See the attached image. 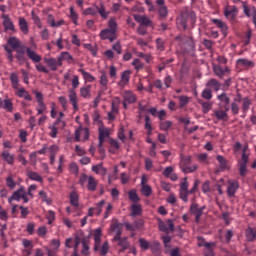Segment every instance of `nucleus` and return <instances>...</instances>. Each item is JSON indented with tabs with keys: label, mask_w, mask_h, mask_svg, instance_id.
<instances>
[{
	"label": "nucleus",
	"mask_w": 256,
	"mask_h": 256,
	"mask_svg": "<svg viewBox=\"0 0 256 256\" xmlns=\"http://www.w3.org/2000/svg\"><path fill=\"white\" fill-rule=\"evenodd\" d=\"M36 49L37 44H35V42H32V47L24 46V48L16 50L15 59L17 60L18 65H24V63H27V57L32 63H41V60L43 58L41 57V55L35 52ZM25 51L27 56H25Z\"/></svg>",
	"instance_id": "1"
},
{
	"label": "nucleus",
	"mask_w": 256,
	"mask_h": 256,
	"mask_svg": "<svg viewBox=\"0 0 256 256\" xmlns=\"http://www.w3.org/2000/svg\"><path fill=\"white\" fill-rule=\"evenodd\" d=\"M79 85H81V83L79 82V76L73 75L71 80L72 88L68 90V99L74 111H79V97L77 96L76 91V89H79Z\"/></svg>",
	"instance_id": "2"
},
{
	"label": "nucleus",
	"mask_w": 256,
	"mask_h": 256,
	"mask_svg": "<svg viewBox=\"0 0 256 256\" xmlns=\"http://www.w3.org/2000/svg\"><path fill=\"white\" fill-rule=\"evenodd\" d=\"M201 182L199 180H195L193 187L189 190V182L187 181V177L183 179V182L180 183L179 195L180 199L187 203L189 201V195H193V193H197V189H199V184Z\"/></svg>",
	"instance_id": "3"
},
{
	"label": "nucleus",
	"mask_w": 256,
	"mask_h": 256,
	"mask_svg": "<svg viewBox=\"0 0 256 256\" xmlns=\"http://www.w3.org/2000/svg\"><path fill=\"white\" fill-rule=\"evenodd\" d=\"M101 237H103V232L101 228H98L94 232V251H100V255L105 256L109 253V242L105 241L101 246Z\"/></svg>",
	"instance_id": "4"
},
{
	"label": "nucleus",
	"mask_w": 256,
	"mask_h": 256,
	"mask_svg": "<svg viewBox=\"0 0 256 256\" xmlns=\"http://www.w3.org/2000/svg\"><path fill=\"white\" fill-rule=\"evenodd\" d=\"M251 156V151L249 150V145H245L242 149L241 159L238 161L239 173L241 177L247 175V163H249V157Z\"/></svg>",
	"instance_id": "5"
},
{
	"label": "nucleus",
	"mask_w": 256,
	"mask_h": 256,
	"mask_svg": "<svg viewBox=\"0 0 256 256\" xmlns=\"http://www.w3.org/2000/svg\"><path fill=\"white\" fill-rule=\"evenodd\" d=\"M179 21L183 29H187V25H195L197 21V15L193 11H184L181 13Z\"/></svg>",
	"instance_id": "6"
},
{
	"label": "nucleus",
	"mask_w": 256,
	"mask_h": 256,
	"mask_svg": "<svg viewBox=\"0 0 256 256\" xmlns=\"http://www.w3.org/2000/svg\"><path fill=\"white\" fill-rule=\"evenodd\" d=\"M23 201V203H29V197H27V191L25 186H20V188L8 198V203H13V201Z\"/></svg>",
	"instance_id": "7"
},
{
	"label": "nucleus",
	"mask_w": 256,
	"mask_h": 256,
	"mask_svg": "<svg viewBox=\"0 0 256 256\" xmlns=\"http://www.w3.org/2000/svg\"><path fill=\"white\" fill-rule=\"evenodd\" d=\"M191 165V156H181L179 167L184 173H195V170L198 169L197 164Z\"/></svg>",
	"instance_id": "8"
},
{
	"label": "nucleus",
	"mask_w": 256,
	"mask_h": 256,
	"mask_svg": "<svg viewBox=\"0 0 256 256\" xmlns=\"http://www.w3.org/2000/svg\"><path fill=\"white\" fill-rule=\"evenodd\" d=\"M212 69L218 79H223V77H229L231 75V68H229V66L223 67L221 64H214Z\"/></svg>",
	"instance_id": "9"
},
{
	"label": "nucleus",
	"mask_w": 256,
	"mask_h": 256,
	"mask_svg": "<svg viewBox=\"0 0 256 256\" xmlns=\"http://www.w3.org/2000/svg\"><path fill=\"white\" fill-rule=\"evenodd\" d=\"M207 209L206 206L199 207V204L193 202L190 206V214L194 215L195 217V223H200L201 217H203V212Z\"/></svg>",
	"instance_id": "10"
},
{
	"label": "nucleus",
	"mask_w": 256,
	"mask_h": 256,
	"mask_svg": "<svg viewBox=\"0 0 256 256\" xmlns=\"http://www.w3.org/2000/svg\"><path fill=\"white\" fill-rule=\"evenodd\" d=\"M167 225H165V222L158 218V228L159 231H162L163 233H173L175 231V224L173 223V220L169 219L166 221Z\"/></svg>",
	"instance_id": "11"
},
{
	"label": "nucleus",
	"mask_w": 256,
	"mask_h": 256,
	"mask_svg": "<svg viewBox=\"0 0 256 256\" xmlns=\"http://www.w3.org/2000/svg\"><path fill=\"white\" fill-rule=\"evenodd\" d=\"M237 13H239V10L236 6L227 5L224 9V17L229 19L230 23H235V19H237Z\"/></svg>",
	"instance_id": "12"
},
{
	"label": "nucleus",
	"mask_w": 256,
	"mask_h": 256,
	"mask_svg": "<svg viewBox=\"0 0 256 256\" xmlns=\"http://www.w3.org/2000/svg\"><path fill=\"white\" fill-rule=\"evenodd\" d=\"M98 133H99V143H98V147L99 149H101V147H103V143H105V139H109V135L111 134L110 133V130L109 128L103 126V124H101L98 128Z\"/></svg>",
	"instance_id": "13"
},
{
	"label": "nucleus",
	"mask_w": 256,
	"mask_h": 256,
	"mask_svg": "<svg viewBox=\"0 0 256 256\" xmlns=\"http://www.w3.org/2000/svg\"><path fill=\"white\" fill-rule=\"evenodd\" d=\"M36 101L38 103V108L36 109L38 115H43L45 111H47V105H45V101L43 100V94L39 91H34Z\"/></svg>",
	"instance_id": "14"
},
{
	"label": "nucleus",
	"mask_w": 256,
	"mask_h": 256,
	"mask_svg": "<svg viewBox=\"0 0 256 256\" xmlns=\"http://www.w3.org/2000/svg\"><path fill=\"white\" fill-rule=\"evenodd\" d=\"M44 63L50 68V71H57L59 67H63V63L59 57L44 58Z\"/></svg>",
	"instance_id": "15"
},
{
	"label": "nucleus",
	"mask_w": 256,
	"mask_h": 256,
	"mask_svg": "<svg viewBox=\"0 0 256 256\" xmlns=\"http://www.w3.org/2000/svg\"><path fill=\"white\" fill-rule=\"evenodd\" d=\"M156 5L158 6V15L160 19H167L169 16V9L165 5V0H156Z\"/></svg>",
	"instance_id": "16"
},
{
	"label": "nucleus",
	"mask_w": 256,
	"mask_h": 256,
	"mask_svg": "<svg viewBox=\"0 0 256 256\" xmlns=\"http://www.w3.org/2000/svg\"><path fill=\"white\" fill-rule=\"evenodd\" d=\"M100 38L102 39V41H105L108 39L110 43H113V41L117 39V32H114L113 30H110L108 28L104 29L100 32Z\"/></svg>",
	"instance_id": "17"
},
{
	"label": "nucleus",
	"mask_w": 256,
	"mask_h": 256,
	"mask_svg": "<svg viewBox=\"0 0 256 256\" xmlns=\"http://www.w3.org/2000/svg\"><path fill=\"white\" fill-rule=\"evenodd\" d=\"M237 189H239V181L237 180H228L227 186V196L228 197H235V193H237Z\"/></svg>",
	"instance_id": "18"
},
{
	"label": "nucleus",
	"mask_w": 256,
	"mask_h": 256,
	"mask_svg": "<svg viewBox=\"0 0 256 256\" xmlns=\"http://www.w3.org/2000/svg\"><path fill=\"white\" fill-rule=\"evenodd\" d=\"M122 99L125 101V103H130V105H133V103H137V95L133 93V91L125 90L122 94Z\"/></svg>",
	"instance_id": "19"
},
{
	"label": "nucleus",
	"mask_w": 256,
	"mask_h": 256,
	"mask_svg": "<svg viewBox=\"0 0 256 256\" xmlns=\"http://www.w3.org/2000/svg\"><path fill=\"white\" fill-rule=\"evenodd\" d=\"M211 23H213V25H215L217 29H220L224 37H227V31L229 29L227 27V23L223 22V20L221 19H216V18L211 19Z\"/></svg>",
	"instance_id": "20"
},
{
	"label": "nucleus",
	"mask_w": 256,
	"mask_h": 256,
	"mask_svg": "<svg viewBox=\"0 0 256 256\" xmlns=\"http://www.w3.org/2000/svg\"><path fill=\"white\" fill-rule=\"evenodd\" d=\"M8 45H10L13 51H18L19 49H25V45L17 37H10L8 39Z\"/></svg>",
	"instance_id": "21"
},
{
	"label": "nucleus",
	"mask_w": 256,
	"mask_h": 256,
	"mask_svg": "<svg viewBox=\"0 0 256 256\" xmlns=\"http://www.w3.org/2000/svg\"><path fill=\"white\" fill-rule=\"evenodd\" d=\"M135 21H137V23H140L141 26L144 27H151V25H153V22L151 21V19H149V17H147L146 15H137L134 14L133 15Z\"/></svg>",
	"instance_id": "22"
},
{
	"label": "nucleus",
	"mask_w": 256,
	"mask_h": 256,
	"mask_svg": "<svg viewBox=\"0 0 256 256\" xmlns=\"http://www.w3.org/2000/svg\"><path fill=\"white\" fill-rule=\"evenodd\" d=\"M237 67H241L242 69H251L255 67V62L247 59V58H239L236 61Z\"/></svg>",
	"instance_id": "23"
},
{
	"label": "nucleus",
	"mask_w": 256,
	"mask_h": 256,
	"mask_svg": "<svg viewBox=\"0 0 256 256\" xmlns=\"http://www.w3.org/2000/svg\"><path fill=\"white\" fill-rule=\"evenodd\" d=\"M244 15L246 17H252V19H256V8L255 6H248L247 2L242 3Z\"/></svg>",
	"instance_id": "24"
},
{
	"label": "nucleus",
	"mask_w": 256,
	"mask_h": 256,
	"mask_svg": "<svg viewBox=\"0 0 256 256\" xmlns=\"http://www.w3.org/2000/svg\"><path fill=\"white\" fill-rule=\"evenodd\" d=\"M3 19V27L5 31H15V24H13V21L7 14L2 15Z\"/></svg>",
	"instance_id": "25"
},
{
	"label": "nucleus",
	"mask_w": 256,
	"mask_h": 256,
	"mask_svg": "<svg viewBox=\"0 0 256 256\" xmlns=\"http://www.w3.org/2000/svg\"><path fill=\"white\" fill-rule=\"evenodd\" d=\"M79 95L82 99H91V84H86L80 87Z\"/></svg>",
	"instance_id": "26"
},
{
	"label": "nucleus",
	"mask_w": 256,
	"mask_h": 256,
	"mask_svg": "<svg viewBox=\"0 0 256 256\" xmlns=\"http://www.w3.org/2000/svg\"><path fill=\"white\" fill-rule=\"evenodd\" d=\"M218 101H220V103L223 106L224 111H229V103H231V98H229V96H227V93L223 92L222 94L217 96Z\"/></svg>",
	"instance_id": "27"
},
{
	"label": "nucleus",
	"mask_w": 256,
	"mask_h": 256,
	"mask_svg": "<svg viewBox=\"0 0 256 256\" xmlns=\"http://www.w3.org/2000/svg\"><path fill=\"white\" fill-rule=\"evenodd\" d=\"M0 109H5L8 113H13V101L9 98L5 100L0 98Z\"/></svg>",
	"instance_id": "28"
},
{
	"label": "nucleus",
	"mask_w": 256,
	"mask_h": 256,
	"mask_svg": "<svg viewBox=\"0 0 256 256\" xmlns=\"http://www.w3.org/2000/svg\"><path fill=\"white\" fill-rule=\"evenodd\" d=\"M100 85L103 91H107V86L109 85V76H107V72L105 70H100Z\"/></svg>",
	"instance_id": "29"
},
{
	"label": "nucleus",
	"mask_w": 256,
	"mask_h": 256,
	"mask_svg": "<svg viewBox=\"0 0 256 256\" xmlns=\"http://www.w3.org/2000/svg\"><path fill=\"white\" fill-rule=\"evenodd\" d=\"M130 78H131V70H126L122 72L120 81L118 83L119 87H125V85H128Z\"/></svg>",
	"instance_id": "30"
},
{
	"label": "nucleus",
	"mask_w": 256,
	"mask_h": 256,
	"mask_svg": "<svg viewBox=\"0 0 256 256\" xmlns=\"http://www.w3.org/2000/svg\"><path fill=\"white\" fill-rule=\"evenodd\" d=\"M78 71L81 73L85 83H95V81H97V78H95L91 73L85 71V69L80 68Z\"/></svg>",
	"instance_id": "31"
},
{
	"label": "nucleus",
	"mask_w": 256,
	"mask_h": 256,
	"mask_svg": "<svg viewBox=\"0 0 256 256\" xmlns=\"http://www.w3.org/2000/svg\"><path fill=\"white\" fill-rule=\"evenodd\" d=\"M216 159L220 165L221 171H229V169H231V166H229V162L222 155H217Z\"/></svg>",
	"instance_id": "32"
},
{
	"label": "nucleus",
	"mask_w": 256,
	"mask_h": 256,
	"mask_svg": "<svg viewBox=\"0 0 256 256\" xmlns=\"http://www.w3.org/2000/svg\"><path fill=\"white\" fill-rule=\"evenodd\" d=\"M18 25L20 27V31L24 34V35H28L29 34V24L27 23V20L23 17H20L18 19Z\"/></svg>",
	"instance_id": "33"
},
{
	"label": "nucleus",
	"mask_w": 256,
	"mask_h": 256,
	"mask_svg": "<svg viewBox=\"0 0 256 256\" xmlns=\"http://www.w3.org/2000/svg\"><path fill=\"white\" fill-rule=\"evenodd\" d=\"M92 171L96 173V175H101L102 177L107 175V168L103 167V163L92 166Z\"/></svg>",
	"instance_id": "34"
},
{
	"label": "nucleus",
	"mask_w": 256,
	"mask_h": 256,
	"mask_svg": "<svg viewBox=\"0 0 256 256\" xmlns=\"http://www.w3.org/2000/svg\"><path fill=\"white\" fill-rule=\"evenodd\" d=\"M1 155H2L3 161L8 163V165H13V163H15V156L9 153V151L4 150Z\"/></svg>",
	"instance_id": "35"
},
{
	"label": "nucleus",
	"mask_w": 256,
	"mask_h": 256,
	"mask_svg": "<svg viewBox=\"0 0 256 256\" xmlns=\"http://www.w3.org/2000/svg\"><path fill=\"white\" fill-rule=\"evenodd\" d=\"M206 87L214 91H219V89H221V83L217 79L212 78L206 83Z\"/></svg>",
	"instance_id": "36"
},
{
	"label": "nucleus",
	"mask_w": 256,
	"mask_h": 256,
	"mask_svg": "<svg viewBox=\"0 0 256 256\" xmlns=\"http://www.w3.org/2000/svg\"><path fill=\"white\" fill-rule=\"evenodd\" d=\"M17 97H23L26 101H32L33 97H31V94L25 88H18L16 92Z\"/></svg>",
	"instance_id": "37"
},
{
	"label": "nucleus",
	"mask_w": 256,
	"mask_h": 256,
	"mask_svg": "<svg viewBox=\"0 0 256 256\" xmlns=\"http://www.w3.org/2000/svg\"><path fill=\"white\" fill-rule=\"evenodd\" d=\"M96 11L103 19H107V17H109V11L105 8L104 3H100L99 6H96Z\"/></svg>",
	"instance_id": "38"
},
{
	"label": "nucleus",
	"mask_w": 256,
	"mask_h": 256,
	"mask_svg": "<svg viewBox=\"0 0 256 256\" xmlns=\"http://www.w3.org/2000/svg\"><path fill=\"white\" fill-rule=\"evenodd\" d=\"M97 179L93 176H89L88 183H87V189L88 191L94 192L97 191Z\"/></svg>",
	"instance_id": "39"
},
{
	"label": "nucleus",
	"mask_w": 256,
	"mask_h": 256,
	"mask_svg": "<svg viewBox=\"0 0 256 256\" xmlns=\"http://www.w3.org/2000/svg\"><path fill=\"white\" fill-rule=\"evenodd\" d=\"M121 105V98L119 97H114L111 100V111H113L114 113H119V107Z\"/></svg>",
	"instance_id": "40"
},
{
	"label": "nucleus",
	"mask_w": 256,
	"mask_h": 256,
	"mask_svg": "<svg viewBox=\"0 0 256 256\" xmlns=\"http://www.w3.org/2000/svg\"><path fill=\"white\" fill-rule=\"evenodd\" d=\"M70 204L72 207H75V209L79 207V194H77L75 191L70 193Z\"/></svg>",
	"instance_id": "41"
},
{
	"label": "nucleus",
	"mask_w": 256,
	"mask_h": 256,
	"mask_svg": "<svg viewBox=\"0 0 256 256\" xmlns=\"http://www.w3.org/2000/svg\"><path fill=\"white\" fill-rule=\"evenodd\" d=\"M198 247H205V249H209V247H215L214 242H205V238L199 236L197 237Z\"/></svg>",
	"instance_id": "42"
},
{
	"label": "nucleus",
	"mask_w": 256,
	"mask_h": 256,
	"mask_svg": "<svg viewBox=\"0 0 256 256\" xmlns=\"http://www.w3.org/2000/svg\"><path fill=\"white\" fill-rule=\"evenodd\" d=\"M143 213V208H141L140 204H133L131 206V217H137Z\"/></svg>",
	"instance_id": "43"
},
{
	"label": "nucleus",
	"mask_w": 256,
	"mask_h": 256,
	"mask_svg": "<svg viewBox=\"0 0 256 256\" xmlns=\"http://www.w3.org/2000/svg\"><path fill=\"white\" fill-rule=\"evenodd\" d=\"M28 179H31V181H37L38 183H43V177L39 175V173L30 171L27 173Z\"/></svg>",
	"instance_id": "44"
},
{
	"label": "nucleus",
	"mask_w": 256,
	"mask_h": 256,
	"mask_svg": "<svg viewBox=\"0 0 256 256\" xmlns=\"http://www.w3.org/2000/svg\"><path fill=\"white\" fill-rule=\"evenodd\" d=\"M10 81H11L12 88L19 89V76L17 75V73L12 72L10 74Z\"/></svg>",
	"instance_id": "45"
},
{
	"label": "nucleus",
	"mask_w": 256,
	"mask_h": 256,
	"mask_svg": "<svg viewBox=\"0 0 256 256\" xmlns=\"http://www.w3.org/2000/svg\"><path fill=\"white\" fill-rule=\"evenodd\" d=\"M103 95H105V91L103 89H100L97 93V96L94 98L92 102L94 109H97V107H99V103H101V97H103Z\"/></svg>",
	"instance_id": "46"
},
{
	"label": "nucleus",
	"mask_w": 256,
	"mask_h": 256,
	"mask_svg": "<svg viewBox=\"0 0 256 256\" xmlns=\"http://www.w3.org/2000/svg\"><path fill=\"white\" fill-rule=\"evenodd\" d=\"M105 200H101L100 202L96 203L94 210H95V215L99 217L101 213H103V207H105Z\"/></svg>",
	"instance_id": "47"
},
{
	"label": "nucleus",
	"mask_w": 256,
	"mask_h": 256,
	"mask_svg": "<svg viewBox=\"0 0 256 256\" xmlns=\"http://www.w3.org/2000/svg\"><path fill=\"white\" fill-rule=\"evenodd\" d=\"M202 99H206V101H211L213 99V92L211 88H205L201 93Z\"/></svg>",
	"instance_id": "48"
},
{
	"label": "nucleus",
	"mask_w": 256,
	"mask_h": 256,
	"mask_svg": "<svg viewBox=\"0 0 256 256\" xmlns=\"http://www.w3.org/2000/svg\"><path fill=\"white\" fill-rule=\"evenodd\" d=\"M119 141L110 139V153H117L120 149Z\"/></svg>",
	"instance_id": "49"
},
{
	"label": "nucleus",
	"mask_w": 256,
	"mask_h": 256,
	"mask_svg": "<svg viewBox=\"0 0 256 256\" xmlns=\"http://www.w3.org/2000/svg\"><path fill=\"white\" fill-rule=\"evenodd\" d=\"M141 192L144 197H151V195H153V189L147 184H143Z\"/></svg>",
	"instance_id": "50"
},
{
	"label": "nucleus",
	"mask_w": 256,
	"mask_h": 256,
	"mask_svg": "<svg viewBox=\"0 0 256 256\" xmlns=\"http://www.w3.org/2000/svg\"><path fill=\"white\" fill-rule=\"evenodd\" d=\"M145 129L147 131V135L150 136L153 133V126L151 124V118L149 116H145Z\"/></svg>",
	"instance_id": "51"
},
{
	"label": "nucleus",
	"mask_w": 256,
	"mask_h": 256,
	"mask_svg": "<svg viewBox=\"0 0 256 256\" xmlns=\"http://www.w3.org/2000/svg\"><path fill=\"white\" fill-rule=\"evenodd\" d=\"M70 19L74 23V25H79V23L77 22V20L79 19V14L75 12L74 6L70 7Z\"/></svg>",
	"instance_id": "52"
},
{
	"label": "nucleus",
	"mask_w": 256,
	"mask_h": 256,
	"mask_svg": "<svg viewBox=\"0 0 256 256\" xmlns=\"http://www.w3.org/2000/svg\"><path fill=\"white\" fill-rule=\"evenodd\" d=\"M31 15L36 27H38V29H43V23H41V18H39V16L35 14V10H32Z\"/></svg>",
	"instance_id": "53"
},
{
	"label": "nucleus",
	"mask_w": 256,
	"mask_h": 256,
	"mask_svg": "<svg viewBox=\"0 0 256 256\" xmlns=\"http://www.w3.org/2000/svg\"><path fill=\"white\" fill-rule=\"evenodd\" d=\"M6 186L10 188L11 190L15 189L17 187V182L15 179H13L12 175H9L6 177Z\"/></svg>",
	"instance_id": "54"
},
{
	"label": "nucleus",
	"mask_w": 256,
	"mask_h": 256,
	"mask_svg": "<svg viewBox=\"0 0 256 256\" xmlns=\"http://www.w3.org/2000/svg\"><path fill=\"white\" fill-rule=\"evenodd\" d=\"M118 246L122 247L120 251H127L130 247L129 239L127 237H123V239L118 242Z\"/></svg>",
	"instance_id": "55"
},
{
	"label": "nucleus",
	"mask_w": 256,
	"mask_h": 256,
	"mask_svg": "<svg viewBox=\"0 0 256 256\" xmlns=\"http://www.w3.org/2000/svg\"><path fill=\"white\" fill-rule=\"evenodd\" d=\"M138 243H139L140 249H142V251L149 250L151 242L145 240V238H139Z\"/></svg>",
	"instance_id": "56"
},
{
	"label": "nucleus",
	"mask_w": 256,
	"mask_h": 256,
	"mask_svg": "<svg viewBox=\"0 0 256 256\" xmlns=\"http://www.w3.org/2000/svg\"><path fill=\"white\" fill-rule=\"evenodd\" d=\"M132 66L136 71H141V69L145 68V64H143L139 58H136L132 61Z\"/></svg>",
	"instance_id": "57"
},
{
	"label": "nucleus",
	"mask_w": 256,
	"mask_h": 256,
	"mask_svg": "<svg viewBox=\"0 0 256 256\" xmlns=\"http://www.w3.org/2000/svg\"><path fill=\"white\" fill-rule=\"evenodd\" d=\"M128 197H129L130 201H132V203H139V201H140L139 195H137V191H135V190H130L128 192Z\"/></svg>",
	"instance_id": "58"
},
{
	"label": "nucleus",
	"mask_w": 256,
	"mask_h": 256,
	"mask_svg": "<svg viewBox=\"0 0 256 256\" xmlns=\"http://www.w3.org/2000/svg\"><path fill=\"white\" fill-rule=\"evenodd\" d=\"M39 196L41 197L42 201L47 205H51V203H53V200L47 196V193L45 191L41 190L39 192Z\"/></svg>",
	"instance_id": "59"
},
{
	"label": "nucleus",
	"mask_w": 256,
	"mask_h": 256,
	"mask_svg": "<svg viewBox=\"0 0 256 256\" xmlns=\"http://www.w3.org/2000/svg\"><path fill=\"white\" fill-rule=\"evenodd\" d=\"M178 99H179L181 109H183V107H186L189 101H191V98H189V96H180L178 97Z\"/></svg>",
	"instance_id": "60"
},
{
	"label": "nucleus",
	"mask_w": 256,
	"mask_h": 256,
	"mask_svg": "<svg viewBox=\"0 0 256 256\" xmlns=\"http://www.w3.org/2000/svg\"><path fill=\"white\" fill-rule=\"evenodd\" d=\"M173 125V122L166 120L163 122H160V130L161 131H169V128Z\"/></svg>",
	"instance_id": "61"
},
{
	"label": "nucleus",
	"mask_w": 256,
	"mask_h": 256,
	"mask_svg": "<svg viewBox=\"0 0 256 256\" xmlns=\"http://www.w3.org/2000/svg\"><path fill=\"white\" fill-rule=\"evenodd\" d=\"M69 171L73 175H79V165H77L75 162H71L69 165Z\"/></svg>",
	"instance_id": "62"
},
{
	"label": "nucleus",
	"mask_w": 256,
	"mask_h": 256,
	"mask_svg": "<svg viewBox=\"0 0 256 256\" xmlns=\"http://www.w3.org/2000/svg\"><path fill=\"white\" fill-rule=\"evenodd\" d=\"M83 15H92L95 17L97 15V5H94L93 7L86 8L83 12Z\"/></svg>",
	"instance_id": "63"
},
{
	"label": "nucleus",
	"mask_w": 256,
	"mask_h": 256,
	"mask_svg": "<svg viewBox=\"0 0 256 256\" xmlns=\"http://www.w3.org/2000/svg\"><path fill=\"white\" fill-rule=\"evenodd\" d=\"M82 250L81 254L84 256H89V244L87 243L86 240H82Z\"/></svg>",
	"instance_id": "64"
}]
</instances>
